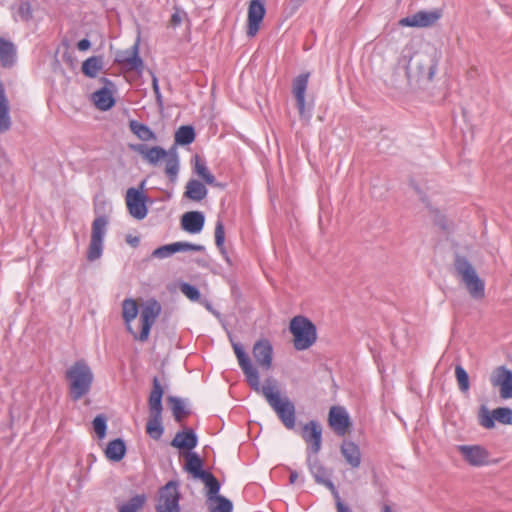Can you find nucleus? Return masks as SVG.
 <instances>
[{
    "mask_svg": "<svg viewBox=\"0 0 512 512\" xmlns=\"http://www.w3.org/2000/svg\"><path fill=\"white\" fill-rule=\"evenodd\" d=\"M161 304L154 298L148 299L142 306L140 311L141 330L136 333L132 327L131 322L137 317L139 309L136 301L127 298L122 302V317L125 322L128 332H130L135 340L145 342L148 340L150 330L156 319L161 314Z\"/></svg>",
    "mask_w": 512,
    "mask_h": 512,
    "instance_id": "obj_1",
    "label": "nucleus"
},
{
    "mask_svg": "<svg viewBox=\"0 0 512 512\" xmlns=\"http://www.w3.org/2000/svg\"><path fill=\"white\" fill-rule=\"evenodd\" d=\"M65 379L68 382L69 397L76 402L90 393L94 374L88 363L79 359L65 371Z\"/></svg>",
    "mask_w": 512,
    "mask_h": 512,
    "instance_id": "obj_2",
    "label": "nucleus"
},
{
    "mask_svg": "<svg viewBox=\"0 0 512 512\" xmlns=\"http://www.w3.org/2000/svg\"><path fill=\"white\" fill-rule=\"evenodd\" d=\"M132 149L152 166H157L165 160V173L171 182H175L179 173V158L175 148L165 150L160 146L150 147L146 144H136Z\"/></svg>",
    "mask_w": 512,
    "mask_h": 512,
    "instance_id": "obj_3",
    "label": "nucleus"
},
{
    "mask_svg": "<svg viewBox=\"0 0 512 512\" xmlns=\"http://www.w3.org/2000/svg\"><path fill=\"white\" fill-rule=\"evenodd\" d=\"M165 390L157 376L152 379V389L148 397L149 419L146 424L147 434L158 440L164 433L162 425L163 404L162 398Z\"/></svg>",
    "mask_w": 512,
    "mask_h": 512,
    "instance_id": "obj_4",
    "label": "nucleus"
},
{
    "mask_svg": "<svg viewBox=\"0 0 512 512\" xmlns=\"http://www.w3.org/2000/svg\"><path fill=\"white\" fill-rule=\"evenodd\" d=\"M438 56L436 51L432 53H416L411 57L406 74L410 81L431 82L438 67Z\"/></svg>",
    "mask_w": 512,
    "mask_h": 512,
    "instance_id": "obj_5",
    "label": "nucleus"
},
{
    "mask_svg": "<svg viewBox=\"0 0 512 512\" xmlns=\"http://www.w3.org/2000/svg\"><path fill=\"white\" fill-rule=\"evenodd\" d=\"M259 393L264 395L284 427L288 430L295 429L296 411L294 403L288 397L281 398L280 393L278 391L274 392L272 386L260 385Z\"/></svg>",
    "mask_w": 512,
    "mask_h": 512,
    "instance_id": "obj_6",
    "label": "nucleus"
},
{
    "mask_svg": "<svg viewBox=\"0 0 512 512\" xmlns=\"http://www.w3.org/2000/svg\"><path fill=\"white\" fill-rule=\"evenodd\" d=\"M453 266L456 275L461 278L470 296L476 300L483 299L485 283L480 279L470 261L465 256L456 254Z\"/></svg>",
    "mask_w": 512,
    "mask_h": 512,
    "instance_id": "obj_7",
    "label": "nucleus"
},
{
    "mask_svg": "<svg viewBox=\"0 0 512 512\" xmlns=\"http://www.w3.org/2000/svg\"><path fill=\"white\" fill-rule=\"evenodd\" d=\"M289 330L294 337V348L299 351L310 348L317 339L315 324L305 316L293 317L290 321Z\"/></svg>",
    "mask_w": 512,
    "mask_h": 512,
    "instance_id": "obj_8",
    "label": "nucleus"
},
{
    "mask_svg": "<svg viewBox=\"0 0 512 512\" xmlns=\"http://www.w3.org/2000/svg\"><path fill=\"white\" fill-rule=\"evenodd\" d=\"M108 222L106 215H100L92 222L91 239L86 254L87 260L90 262L96 261L102 256Z\"/></svg>",
    "mask_w": 512,
    "mask_h": 512,
    "instance_id": "obj_9",
    "label": "nucleus"
},
{
    "mask_svg": "<svg viewBox=\"0 0 512 512\" xmlns=\"http://www.w3.org/2000/svg\"><path fill=\"white\" fill-rule=\"evenodd\" d=\"M310 73H301L293 79L292 93L295 97L296 107L301 119L309 122L312 117L313 104H307L305 101V94L308 87Z\"/></svg>",
    "mask_w": 512,
    "mask_h": 512,
    "instance_id": "obj_10",
    "label": "nucleus"
},
{
    "mask_svg": "<svg viewBox=\"0 0 512 512\" xmlns=\"http://www.w3.org/2000/svg\"><path fill=\"white\" fill-rule=\"evenodd\" d=\"M233 349L238 359L239 366L246 377L248 385L252 390L259 393L260 378L257 369L253 367L249 356L246 354V352L244 351L243 347L240 344L234 343Z\"/></svg>",
    "mask_w": 512,
    "mask_h": 512,
    "instance_id": "obj_11",
    "label": "nucleus"
},
{
    "mask_svg": "<svg viewBox=\"0 0 512 512\" xmlns=\"http://www.w3.org/2000/svg\"><path fill=\"white\" fill-rule=\"evenodd\" d=\"M179 500L180 494L177 483L169 481L160 491V499L156 506V511L180 512Z\"/></svg>",
    "mask_w": 512,
    "mask_h": 512,
    "instance_id": "obj_12",
    "label": "nucleus"
},
{
    "mask_svg": "<svg viewBox=\"0 0 512 512\" xmlns=\"http://www.w3.org/2000/svg\"><path fill=\"white\" fill-rule=\"evenodd\" d=\"M301 437L307 444V455H316L322 446V427L316 420H310L301 429Z\"/></svg>",
    "mask_w": 512,
    "mask_h": 512,
    "instance_id": "obj_13",
    "label": "nucleus"
},
{
    "mask_svg": "<svg viewBox=\"0 0 512 512\" xmlns=\"http://www.w3.org/2000/svg\"><path fill=\"white\" fill-rule=\"evenodd\" d=\"M148 197L139 189L129 188L126 193V205L131 216L142 220L147 216L146 202Z\"/></svg>",
    "mask_w": 512,
    "mask_h": 512,
    "instance_id": "obj_14",
    "label": "nucleus"
},
{
    "mask_svg": "<svg viewBox=\"0 0 512 512\" xmlns=\"http://www.w3.org/2000/svg\"><path fill=\"white\" fill-rule=\"evenodd\" d=\"M441 16L442 11L440 9L431 11L421 10L411 16L402 18L399 24L405 27H430L434 25Z\"/></svg>",
    "mask_w": 512,
    "mask_h": 512,
    "instance_id": "obj_15",
    "label": "nucleus"
},
{
    "mask_svg": "<svg viewBox=\"0 0 512 512\" xmlns=\"http://www.w3.org/2000/svg\"><path fill=\"white\" fill-rule=\"evenodd\" d=\"M492 386L500 388V397L502 399H512V370L505 366L497 367L491 377Z\"/></svg>",
    "mask_w": 512,
    "mask_h": 512,
    "instance_id": "obj_16",
    "label": "nucleus"
},
{
    "mask_svg": "<svg viewBox=\"0 0 512 512\" xmlns=\"http://www.w3.org/2000/svg\"><path fill=\"white\" fill-rule=\"evenodd\" d=\"M266 13L264 0H251L248 7L247 35L254 37L260 28Z\"/></svg>",
    "mask_w": 512,
    "mask_h": 512,
    "instance_id": "obj_17",
    "label": "nucleus"
},
{
    "mask_svg": "<svg viewBox=\"0 0 512 512\" xmlns=\"http://www.w3.org/2000/svg\"><path fill=\"white\" fill-rule=\"evenodd\" d=\"M458 451L471 466H484L489 462L488 451L480 445H459Z\"/></svg>",
    "mask_w": 512,
    "mask_h": 512,
    "instance_id": "obj_18",
    "label": "nucleus"
},
{
    "mask_svg": "<svg viewBox=\"0 0 512 512\" xmlns=\"http://www.w3.org/2000/svg\"><path fill=\"white\" fill-rule=\"evenodd\" d=\"M328 422L330 427L339 436H344L350 426V418L343 407L333 406L329 411Z\"/></svg>",
    "mask_w": 512,
    "mask_h": 512,
    "instance_id": "obj_19",
    "label": "nucleus"
},
{
    "mask_svg": "<svg viewBox=\"0 0 512 512\" xmlns=\"http://www.w3.org/2000/svg\"><path fill=\"white\" fill-rule=\"evenodd\" d=\"M253 356L257 364L265 370L272 366L273 348L269 340L260 339L253 346Z\"/></svg>",
    "mask_w": 512,
    "mask_h": 512,
    "instance_id": "obj_20",
    "label": "nucleus"
},
{
    "mask_svg": "<svg viewBox=\"0 0 512 512\" xmlns=\"http://www.w3.org/2000/svg\"><path fill=\"white\" fill-rule=\"evenodd\" d=\"M205 223V216L200 211H189L181 217V227L190 234H197L202 231Z\"/></svg>",
    "mask_w": 512,
    "mask_h": 512,
    "instance_id": "obj_21",
    "label": "nucleus"
},
{
    "mask_svg": "<svg viewBox=\"0 0 512 512\" xmlns=\"http://www.w3.org/2000/svg\"><path fill=\"white\" fill-rule=\"evenodd\" d=\"M198 444V437L196 433L191 428H186L182 431L176 433L175 437L171 441V446L187 450V452H192V450Z\"/></svg>",
    "mask_w": 512,
    "mask_h": 512,
    "instance_id": "obj_22",
    "label": "nucleus"
},
{
    "mask_svg": "<svg viewBox=\"0 0 512 512\" xmlns=\"http://www.w3.org/2000/svg\"><path fill=\"white\" fill-rule=\"evenodd\" d=\"M123 63L129 70L141 73L144 68V62L139 56V39L131 46L130 49L123 52V57L117 60Z\"/></svg>",
    "mask_w": 512,
    "mask_h": 512,
    "instance_id": "obj_23",
    "label": "nucleus"
},
{
    "mask_svg": "<svg viewBox=\"0 0 512 512\" xmlns=\"http://www.w3.org/2000/svg\"><path fill=\"white\" fill-rule=\"evenodd\" d=\"M340 452L351 469H358L361 465V451L357 444L344 440Z\"/></svg>",
    "mask_w": 512,
    "mask_h": 512,
    "instance_id": "obj_24",
    "label": "nucleus"
},
{
    "mask_svg": "<svg viewBox=\"0 0 512 512\" xmlns=\"http://www.w3.org/2000/svg\"><path fill=\"white\" fill-rule=\"evenodd\" d=\"M185 465L184 469L194 478L200 479L208 471L203 470V460L195 452L184 453Z\"/></svg>",
    "mask_w": 512,
    "mask_h": 512,
    "instance_id": "obj_25",
    "label": "nucleus"
},
{
    "mask_svg": "<svg viewBox=\"0 0 512 512\" xmlns=\"http://www.w3.org/2000/svg\"><path fill=\"white\" fill-rule=\"evenodd\" d=\"M9 101L6 96L4 84L0 82V134L7 132L11 128V118L9 115Z\"/></svg>",
    "mask_w": 512,
    "mask_h": 512,
    "instance_id": "obj_26",
    "label": "nucleus"
},
{
    "mask_svg": "<svg viewBox=\"0 0 512 512\" xmlns=\"http://www.w3.org/2000/svg\"><path fill=\"white\" fill-rule=\"evenodd\" d=\"M166 401L176 422L181 423L187 416L190 415L191 412L188 408H186L184 399L178 396L169 395L167 396Z\"/></svg>",
    "mask_w": 512,
    "mask_h": 512,
    "instance_id": "obj_27",
    "label": "nucleus"
},
{
    "mask_svg": "<svg viewBox=\"0 0 512 512\" xmlns=\"http://www.w3.org/2000/svg\"><path fill=\"white\" fill-rule=\"evenodd\" d=\"M95 106L101 111H107L115 105V99L110 89L102 87L92 94Z\"/></svg>",
    "mask_w": 512,
    "mask_h": 512,
    "instance_id": "obj_28",
    "label": "nucleus"
},
{
    "mask_svg": "<svg viewBox=\"0 0 512 512\" xmlns=\"http://www.w3.org/2000/svg\"><path fill=\"white\" fill-rule=\"evenodd\" d=\"M127 451L125 441L121 438H116L107 444L105 449V456L113 462L121 461Z\"/></svg>",
    "mask_w": 512,
    "mask_h": 512,
    "instance_id": "obj_29",
    "label": "nucleus"
},
{
    "mask_svg": "<svg viewBox=\"0 0 512 512\" xmlns=\"http://www.w3.org/2000/svg\"><path fill=\"white\" fill-rule=\"evenodd\" d=\"M207 193V188L202 182L190 179L185 186L184 197L199 202L207 196Z\"/></svg>",
    "mask_w": 512,
    "mask_h": 512,
    "instance_id": "obj_30",
    "label": "nucleus"
},
{
    "mask_svg": "<svg viewBox=\"0 0 512 512\" xmlns=\"http://www.w3.org/2000/svg\"><path fill=\"white\" fill-rule=\"evenodd\" d=\"M307 465L316 483L320 484L325 478L331 477V472L320 463L316 455H307Z\"/></svg>",
    "mask_w": 512,
    "mask_h": 512,
    "instance_id": "obj_31",
    "label": "nucleus"
},
{
    "mask_svg": "<svg viewBox=\"0 0 512 512\" xmlns=\"http://www.w3.org/2000/svg\"><path fill=\"white\" fill-rule=\"evenodd\" d=\"M15 46L12 42L0 37V62L3 67H10L15 62Z\"/></svg>",
    "mask_w": 512,
    "mask_h": 512,
    "instance_id": "obj_32",
    "label": "nucleus"
},
{
    "mask_svg": "<svg viewBox=\"0 0 512 512\" xmlns=\"http://www.w3.org/2000/svg\"><path fill=\"white\" fill-rule=\"evenodd\" d=\"M194 158H195V166H194L195 173H197V175L199 177H201L206 184L214 186V187L223 188L224 185L216 182L215 176L212 173H210L205 162L201 161L198 155H195Z\"/></svg>",
    "mask_w": 512,
    "mask_h": 512,
    "instance_id": "obj_33",
    "label": "nucleus"
},
{
    "mask_svg": "<svg viewBox=\"0 0 512 512\" xmlns=\"http://www.w3.org/2000/svg\"><path fill=\"white\" fill-rule=\"evenodd\" d=\"M103 68V57L92 56L86 59L82 64V72L85 76L94 78Z\"/></svg>",
    "mask_w": 512,
    "mask_h": 512,
    "instance_id": "obj_34",
    "label": "nucleus"
},
{
    "mask_svg": "<svg viewBox=\"0 0 512 512\" xmlns=\"http://www.w3.org/2000/svg\"><path fill=\"white\" fill-rule=\"evenodd\" d=\"M200 480L205 484V487L207 488V498L208 501H212L213 498H216L219 495V491L221 488V484L219 480L211 473L207 472L205 475H203Z\"/></svg>",
    "mask_w": 512,
    "mask_h": 512,
    "instance_id": "obj_35",
    "label": "nucleus"
},
{
    "mask_svg": "<svg viewBox=\"0 0 512 512\" xmlns=\"http://www.w3.org/2000/svg\"><path fill=\"white\" fill-rule=\"evenodd\" d=\"M130 130L142 141L156 140L155 133L145 124L136 120L129 123Z\"/></svg>",
    "mask_w": 512,
    "mask_h": 512,
    "instance_id": "obj_36",
    "label": "nucleus"
},
{
    "mask_svg": "<svg viewBox=\"0 0 512 512\" xmlns=\"http://www.w3.org/2000/svg\"><path fill=\"white\" fill-rule=\"evenodd\" d=\"M195 130L190 125H183L175 133V143L178 145H189L195 140Z\"/></svg>",
    "mask_w": 512,
    "mask_h": 512,
    "instance_id": "obj_37",
    "label": "nucleus"
},
{
    "mask_svg": "<svg viewBox=\"0 0 512 512\" xmlns=\"http://www.w3.org/2000/svg\"><path fill=\"white\" fill-rule=\"evenodd\" d=\"M215 244L219 249L220 253L225 257V260L231 264L230 258L227 255L224 242H225V228L223 221L218 219L215 224Z\"/></svg>",
    "mask_w": 512,
    "mask_h": 512,
    "instance_id": "obj_38",
    "label": "nucleus"
},
{
    "mask_svg": "<svg viewBox=\"0 0 512 512\" xmlns=\"http://www.w3.org/2000/svg\"><path fill=\"white\" fill-rule=\"evenodd\" d=\"M177 252H181L180 242H174L156 248L151 253V257L157 259H164L172 256Z\"/></svg>",
    "mask_w": 512,
    "mask_h": 512,
    "instance_id": "obj_39",
    "label": "nucleus"
},
{
    "mask_svg": "<svg viewBox=\"0 0 512 512\" xmlns=\"http://www.w3.org/2000/svg\"><path fill=\"white\" fill-rule=\"evenodd\" d=\"M146 501L145 495H136L121 505L119 512H138Z\"/></svg>",
    "mask_w": 512,
    "mask_h": 512,
    "instance_id": "obj_40",
    "label": "nucleus"
},
{
    "mask_svg": "<svg viewBox=\"0 0 512 512\" xmlns=\"http://www.w3.org/2000/svg\"><path fill=\"white\" fill-rule=\"evenodd\" d=\"M320 484L325 486L326 488H328L331 491V493L333 494V496L335 497L337 512H352L350 510V508L348 506H346L345 504H343V502L341 501L339 492H338L336 486L334 485V483L331 481L330 477L325 478V480L323 482H321Z\"/></svg>",
    "mask_w": 512,
    "mask_h": 512,
    "instance_id": "obj_41",
    "label": "nucleus"
},
{
    "mask_svg": "<svg viewBox=\"0 0 512 512\" xmlns=\"http://www.w3.org/2000/svg\"><path fill=\"white\" fill-rule=\"evenodd\" d=\"M455 377L461 392H467L470 388L469 375L462 365H456Z\"/></svg>",
    "mask_w": 512,
    "mask_h": 512,
    "instance_id": "obj_42",
    "label": "nucleus"
},
{
    "mask_svg": "<svg viewBox=\"0 0 512 512\" xmlns=\"http://www.w3.org/2000/svg\"><path fill=\"white\" fill-rule=\"evenodd\" d=\"M212 501L216 502L215 506L209 507V512H233V503L224 496H217Z\"/></svg>",
    "mask_w": 512,
    "mask_h": 512,
    "instance_id": "obj_43",
    "label": "nucleus"
},
{
    "mask_svg": "<svg viewBox=\"0 0 512 512\" xmlns=\"http://www.w3.org/2000/svg\"><path fill=\"white\" fill-rule=\"evenodd\" d=\"M495 421L501 424L512 425V409L508 407H498L493 410Z\"/></svg>",
    "mask_w": 512,
    "mask_h": 512,
    "instance_id": "obj_44",
    "label": "nucleus"
},
{
    "mask_svg": "<svg viewBox=\"0 0 512 512\" xmlns=\"http://www.w3.org/2000/svg\"><path fill=\"white\" fill-rule=\"evenodd\" d=\"M478 419L479 424L486 429H492L495 427V418L493 417V412L490 413V411L484 405L481 406L479 410Z\"/></svg>",
    "mask_w": 512,
    "mask_h": 512,
    "instance_id": "obj_45",
    "label": "nucleus"
},
{
    "mask_svg": "<svg viewBox=\"0 0 512 512\" xmlns=\"http://www.w3.org/2000/svg\"><path fill=\"white\" fill-rule=\"evenodd\" d=\"M93 429L95 433L97 434L99 439H103L106 435L107 431V418L104 414L97 415L93 422Z\"/></svg>",
    "mask_w": 512,
    "mask_h": 512,
    "instance_id": "obj_46",
    "label": "nucleus"
},
{
    "mask_svg": "<svg viewBox=\"0 0 512 512\" xmlns=\"http://www.w3.org/2000/svg\"><path fill=\"white\" fill-rule=\"evenodd\" d=\"M181 292L191 301H198L201 297L199 289L189 283H183L180 286Z\"/></svg>",
    "mask_w": 512,
    "mask_h": 512,
    "instance_id": "obj_47",
    "label": "nucleus"
},
{
    "mask_svg": "<svg viewBox=\"0 0 512 512\" xmlns=\"http://www.w3.org/2000/svg\"><path fill=\"white\" fill-rule=\"evenodd\" d=\"M18 15L21 20L27 22L33 17L32 7L28 1H22L18 7Z\"/></svg>",
    "mask_w": 512,
    "mask_h": 512,
    "instance_id": "obj_48",
    "label": "nucleus"
},
{
    "mask_svg": "<svg viewBox=\"0 0 512 512\" xmlns=\"http://www.w3.org/2000/svg\"><path fill=\"white\" fill-rule=\"evenodd\" d=\"M152 88H153V92L155 94L156 102H157L158 106L162 108L163 107V98H162V94L160 92L158 79L155 75L152 76Z\"/></svg>",
    "mask_w": 512,
    "mask_h": 512,
    "instance_id": "obj_49",
    "label": "nucleus"
},
{
    "mask_svg": "<svg viewBox=\"0 0 512 512\" xmlns=\"http://www.w3.org/2000/svg\"><path fill=\"white\" fill-rule=\"evenodd\" d=\"M186 16V13L180 9H175V12L172 14L170 18V24L172 27H177L182 23L183 17Z\"/></svg>",
    "mask_w": 512,
    "mask_h": 512,
    "instance_id": "obj_50",
    "label": "nucleus"
},
{
    "mask_svg": "<svg viewBox=\"0 0 512 512\" xmlns=\"http://www.w3.org/2000/svg\"><path fill=\"white\" fill-rule=\"evenodd\" d=\"M434 223L444 231H447L449 229L446 217L442 215L439 211H435Z\"/></svg>",
    "mask_w": 512,
    "mask_h": 512,
    "instance_id": "obj_51",
    "label": "nucleus"
},
{
    "mask_svg": "<svg viewBox=\"0 0 512 512\" xmlns=\"http://www.w3.org/2000/svg\"><path fill=\"white\" fill-rule=\"evenodd\" d=\"M180 246H181V252H184V251L202 252L205 250V247L203 245L193 244V243H189V242H180Z\"/></svg>",
    "mask_w": 512,
    "mask_h": 512,
    "instance_id": "obj_52",
    "label": "nucleus"
},
{
    "mask_svg": "<svg viewBox=\"0 0 512 512\" xmlns=\"http://www.w3.org/2000/svg\"><path fill=\"white\" fill-rule=\"evenodd\" d=\"M90 46L91 42L87 38H84L77 43V48L80 51H86L90 48Z\"/></svg>",
    "mask_w": 512,
    "mask_h": 512,
    "instance_id": "obj_53",
    "label": "nucleus"
},
{
    "mask_svg": "<svg viewBox=\"0 0 512 512\" xmlns=\"http://www.w3.org/2000/svg\"><path fill=\"white\" fill-rule=\"evenodd\" d=\"M126 242L130 244L132 247H137L139 245L140 239L136 236L128 235L126 237Z\"/></svg>",
    "mask_w": 512,
    "mask_h": 512,
    "instance_id": "obj_54",
    "label": "nucleus"
},
{
    "mask_svg": "<svg viewBox=\"0 0 512 512\" xmlns=\"http://www.w3.org/2000/svg\"><path fill=\"white\" fill-rule=\"evenodd\" d=\"M306 0H291L292 12H295Z\"/></svg>",
    "mask_w": 512,
    "mask_h": 512,
    "instance_id": "obj_55",
    "label": "nucleus"
},
{
    "mask_svg": "<svg viewBox=\"0 0 512 512\" xmlns=\"http://www.w3.org/2000/svg\"><path fill=\"white\" fill-rule=\"evenodd\" d=\"M298 479V473L297 471H290V475H289V482L291 484H294Z\"/></svg>",
    "mask_w": 512,
    "mask_h": 512,
    "instance_id": "obj_56",
    "label": "nucleus"
},
{
    "mask_svg": "<svg viewBox=\"0 0 512 512\" xmlns=\"http://www.w3.org/2000/svg\"><path fill=\"white\" fill-rule=\"evenodd\" d=\"M205 307H206V309H207V310H209L210 312H212L214 315L219 316V313H218V312H216V311L212 308V306H211V304H210L209 302H207V303H206Z\"/></svg>",
    "mask_w": 512,
    "mask_h": 512,
    "instance_id": "obj_57",
    "label": "nucleus"
},
{
    "mask_svg": "<svg viewBox=\"0 0 512 512\" xmlns=\"http://www.w3.org/2000/svg\"><path fill=\"white\" fill-rule=\"evenodd\" d=\"M383 512H392V509L389 505H384L383 506Z\"/></svg>",
    "mask_w": 512,
    "mask_h": 512,
    "instance_id": "obj_58",
    "label": "nucleus"
},
{
    "mask_svg": "<svg viewBox=\"0 0 512 512\" xmlns=\"http://www.w3.org/2000/svg\"><path fill=\"white\" fill-rule=\"evenodd\" d=\"M102 81L105 82L106 84L112 85V82L109 79L105 78V77L102 78Z\"/></svg>",
    "mask_w": 512,
    "mask_h": 512,
    "instance_id": "obj_59",
    "label": "nucleus"
},
{
    "mask_svg": "<svg viewBox=\"0 0 512 512\" xmlns=\"http://www.w3.org/2000/svg\"><path fill=\"white\" fill-rule=\"evenodd\" d=\"M144 187V182L141 183L140 188L142 189Z\"/></svg>",
    "mask_w": 512,
    "mask_h": 512,
    "instance_id": "obj_60",
    "label": "nucleus"
}]
</instances>
